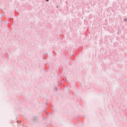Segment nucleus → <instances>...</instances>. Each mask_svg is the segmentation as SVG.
Masks as SVG:
<instances>
[{
    "mask_svg": "<svg viewBox=\"0 0 127 127\" xmlns=\"http://www.w3.org/2000/svg\"><path fill=\"white\" fill-rule=\"evenodd\" d=\"M47 0V1H49V0Z\"/></svg>",
    "mask_w": 127,
    "mask_h": 127,
    "instance_id": "obj_1",
    "label": "nucleus"
}]
</instances>
